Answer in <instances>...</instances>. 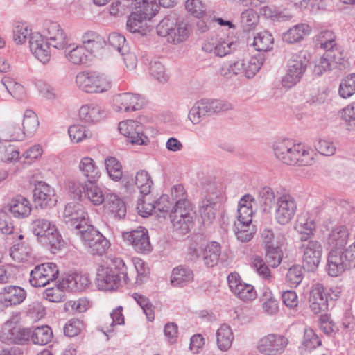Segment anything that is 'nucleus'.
<instances>
[{
	"label": "nucleus",
	"mask_w": 355,
	"mask_h": 355,
	"mask_svg": "<svg viewBox=\"0 0 355 355\" xmlns=\"http://www.w3.org/2000/svg\"><path fill=\"white\" fill-rule=\"evenodd\" d=\"M355 267V241L344 251L331 250L327 270L331 277H338L344 271Z\"/></svg>",
	"instance_id": "5"
},
{
	"label": "nucleus",
	"mask_w": 355,
	"mask_h": 355,
	"mask_svg": "<svg viewBox=\"0 0 355 355\" xmlns=\"http://www.w3.org/2000/svg\"><path fill=\"white\" fill-rule=\"evenodd\" d=\"M315 150L324 156H331L335 154L336 147L329 139H320L315 143Z\"/></svg>",
	"instance_id": "63"
},
{
	"label": "nucleus",
	"mask_w": 355,
	"mask_h": 355,
	"mask_svg": "<svg viewBox=\"0 0 355 355\" xmlns=\"http://www.w3.org/2000/svg\"><path fill=\"white\" fill-rule=\"evenodd\" d=\"M236 43L229 38L211 37L205 42L202 49L205 52L224 57L236 48Z\"/></svg>",
	"instance_id": "21"
},
{
	"label": "nucleus",
	"mask_w": 355,
	"mask_h": 355,
	"mask_svg": "<svg viewBox=\"0 0 355 355\" xmlns=\"http://www.w3.org/2000/svg\"><path fill=\"white\" fill-rule=\"evenodd\" d=\"M123 239L128 241L139 253H148L151 251L152 246L148 231L144 227H140L137 230L123 233Z\"/></svg>",
	"instance_id": "22"
},
{
	"label": "nucleus",
	"mask_w": 355,
	"mask_h": 355,
	"mask_svg": "<svg viewBox=\"0 0 355 355\" xmlns=\"http://www.w3.org/2000/svg\"><path fill=\"white\" fill-rule=\"evenodd\" d=\"M259 16L252 8L245 9L241 14V23L245 31H250L257 24Z\"/></svg>",
	"instance_id": "58"
},
{
	"label": "nucleus",
	"mask_w": 355,
	"mask_h": 355,
	"mask_svg": "<svg viewBox=\"0 0 355 355\" xmlns=\"http://www.w3.org/2000/svg\"><path fill=\"white\" fill-rule=\"evenodd\" d=\"M258 200L263 211H269L277 200L273 190L269 187H264L259 191Z\"/></svg>",
	"instance_id": "55"
},
{
	"label": "nucleus",
	"mask_w": 355,
	"mask_h": 355,
	"mask_svg": "<svg viewBox=\"0 0 355 355\" xmlns=\"http://www.w3.org/2000/svg\"><path fill=\"white\" fill-rule=\"evenodd\" d=\"M2 85L8 92L15 99L22 101L25 98L26 93L23 85L10 77L2 79Z\"/></svg>",
	"instance_id": "51"
},
{
	"label": "nucleus",
	"mask_w": 355,
	"mask_h": 355,
	"mask_svg": "<svg viewBox=\"0 0 355 355\" xmlns=\"http://www.w3.org/2000/svg\"><path fill=\"white\" fill-rule=\"evenodd\" d=\"M288 338L279 334H268L257 342L256 349L263 355H279L286 349Z\"/></svg>",
	"instance_id": "13"
},
{
	"label": "nucleus",
	"mask_w": 355,
	"mask_h": 355,
	"mask_svg": "<svg viewBox=\"0 0 355 355\" xmlns=\"http://www.w3.org/2000/svg\"><path fill=\"white\" fill-rule=\"evenodd\" d=\"M79 119L86 123H95L104 117V111L96 103H87L80 107L78 112Z\"/></svg>",
	"instance_id": "27"
},
{
	"label": "nucleus",
	"mask_w": 355,
	"mask_h": 355,
	"mask_svg": "<svg viewBox=\"0 0 355 355\" xmlns=\"http://www.w3.org/2000/svg\"><path fill=\"white\" fill-rule=\"evenodd\" d=\"M311 27L305 23L294 25L286 32L283 33L282 38L288 44H295L302 41L305 36L311 34Z\"/></svg>",
	"instance_id": "29"
},
{
	"label": "nucleus",
	"mask_w": 355,
	"mask_h": 355,
	"mask_svg": "<svg viewBox=\"0 0 355 355\" xmlns=\"http://www.w3.org/2000/svg\"><path fill=\"white\" fill-rule=\"evenodd\" d=\"M340 291L338 288L329 291L320 283L312 286L309 295V307L312 312L318 314L327 309L329 300H336L339 297Z\"/></svg>",
	"instance_id": "10"
},
{
	"label": "nucleus",
	"mask_w": 355,
	"mask_h": 355,
	"mask_svg": "<svg viewBox=\"0 0 355 355\" xmlns=\"http://www.w3.org/2000/svg\"><path fill=\"white\" fill-rule=\"evenodd\" d=\"M8 207L13 216L18 218H26L31 212V205L29 200L20 195L11 199Z\"/></svg>",
	"instance_id": "33"
},
{
	"label": "nucleus",
	"mask_w": 355,
	"mask_h": 355,
	"mask_svg": "<svg viewBox=\"0 0 355 355\" xmlns=\"http://www.w3.org/2000/svg\"><path fill=\"white\" fill-rule=\"evenodd\" d=\"M296 210L295 198L291 194H282L277 198L275 218L279 224L286 225L293 218Z\"/></svg>",
	"instance_id": "15"
},
{
	"label": "nucleus",
	"mask_w": 355,
	"mask_h": 355,
	"mask_svg": "<svg viewBox=\"0 0 355 355\" xmlns=\"http://www.w3.org/2000/svg\"><path fill=\"white\" fill-rule=\"evenodd\" d=\"M232 108L226 101L218 99H202L198 101L190 110L188 117L193 125L199 124L206 116L226 111Z\"/></svg>",
	"instance_id": "7"
},
{
	"label": "nucleus",
	"mask_w": 355,
	"mask_h": 355,
	"mask_svg": "<svg viewBox=\"0 0 355 355\" xmlns=\"http://www.w3.org/2000/svg\"><path fill=\"white\" fill-rule=\"evenodd\" d=\"M81 40L83 46L90 53L99 51L106 44L105 38L96 32L92 31L85 32L82 35Z\"/></svg>",
	"instance_id": "36"
},
{
	"label": "nucleus",
	"mask_w": 355,
	"mask_h": 355,
	"mask_svg": "<svg viewBox=\"0 0 355 355\" xmlns=\"http://www.w3.org/2000/svg\"><path fill=\"white\" fill-rule=\"evenodd\" d=\"M29 328H21L17 321H7L2 329L0 338L4 343L24 344L29 341Z\"/></svg>",
	"instance_id": "19"
},
{
	"label": "nucleus",
	"mask_w": 355,
	"mask_h": 355,
	"mask_svg": "<svg viewBox=\"0 0 355 355\" xmlns=\"http://www.w3.org/2000/svg\"><path fill=\"white\" fill-rule=\"evenodd\" d=\"M299 246L302 255L304 267L308 270H314L319 266L322 254V246L320 241L313 240L312 238L307 239V236L300 239Z\"/></svg>",
	"instance_id": "12"
},
{
	"label": "nucleus",
	"mask_w": 355,
	"mask_h": 355,
	"mask_svg": "<svg viewBox=\"0 0 355 355\" xmlns=\"http://www.w3.org/2000/svg\"><path fill=\"white\" fill-rule=\"evenodd\" d=\"M129 6L135 9L146 20H150L158 12L159 6L156 0H130Z\"/></svg>",
	"instance_id": "30"
},
{
	"label": "nucleus",
	"mask_w": 355,
	"mask_h": 355,
	"mask_svg": "<svg viewBox=\"0 0 355 355\" xmlns=\"http://www.w3.org/2000/svg\"><path fill=\"white\" fill-rule=\"evenodd\" d=\"M274 38L268 31L259 33L254 38L253 45L258 51H268L272 49Z\"/></svg>",
	"instance_id": "54"
},
{
	"label": "nucleus",
	"mask_w": 355,
	"mask_h": 355,
	"mask_svg": "<svg viewBox=\"0 0 355 355\" xmlns=\"http://www.w3.org/2000/svg\"><path fill=\"white\" fill-rule=\"evenodd\" d=\"M335 38L336 36L331 31H322L316 36L317 45L325 50L326 52L333 53L334 49H336Z\"/></svg>",
	"instance_id": "52"
},
{
	"label": "nucleus",
	"mask_w": 355,
	"mask_h": 355,
	"mask_svg": "<svg viewBox=\"0 0 355 355\" xmlns=\"http://www.w3.org/2000/svg\"><path fill=\"white\" fill-rule=\"evenodd\" d=\"M132 297L141 306L144 313L146 314L147 319L149 321H153L155 319V313L153 305L150 302L149 300L146 296L137 293H133Z\"/></svg>",
	"instance_id": "60"
},
{
	"label": "nucleus",
	"mask_w": 355,
	"mask_h": 355,
	"mask_svg": "<svg viewBox=\"0 0 355 355\" xmlns=\"http://www.w3.org/2000/svg\"><path fill=\"white\" fill-rule=\"evenodd\" d=\"M33 200L42 209L52 207L58 201L54 188L42 181L37 182L35 185Z\"/></svg>",
	"instance_id": "20"
},
{
	"label": "nucleus",
	"mask_w": 355,
	"mask_h": 355,
	"mask_svg": "<svg viewBox=\"0 0 355 355\" xmlns=\"http://www.w3.org/2000/svg\"><path fill=\"white\" fill-rule=\"evenodd\" d=\"M22 125L23 129L26 132V135L31 136L35 132L39 125V121L37 116L33 111H26Z\"/></svg>",
	"instance_id": "61"
},
{
	"label": "nucleus",
	"mask_w": 355,
	"mask_h": 355,
	"mask_svg": "<svg viewBox=\"0 0 355 355\" xmlns=\"http://www.w3.org/2000/svg\"><path fill=\"white\" fill-rule=\"evenodd\" d=\"M316 220L309 213L298 216L295 229L300 234V239L307 236L311 239L314 236L316 230Z\"/></svg>",
	"instance_id": "32"
},
{
	"label": "nucleus",
	"mask_w": 355,
	"mask_h": 355,
	"mask_svg": "<svg viewBox=\"0 0 355 355\" xmlns=\"http://www.w3.org/2000/svg\"><path fill=\"white\" fill-rule=\"evenodd\" d=\"M341 118L348 124L350 130H355V101L343 109Z\"/></svg>",
	"instance_id": "64"
},
{
	"label": "nucleus",
	"mask_w": 355,
	"mask_h": 355,
	"mask_svg": "<svg viewBox=\"0 0 355 355\" xmlns=\"http://www.w3.org/2000/svg\"><path fill=\"white\" fill-rule=\"evenodd\" d=\"M335 55L325 52L324 54L315 62L313 67V73L318 76L322 75L324 72L330 71L334 63Z\"/></svg>",
	"instance_id": "57"
},
{
	"label": "nucleus",
	"mask_w": 355,
	"mask_h": 355,
	"mask_svg": "<svg viewBox=\"0 0 355 355\" xmlns=\"http://www.w3.org/2000/svg\"><path fill=\"white\" fill-rule=\"evenodd\" d=\"M13 40L17 44H22L34 33L25 22L16 21L12 28Z\"/></svg>",
	"instance_id": "50"
},
{
	"label": "nucleus",
	"mask_w": 355,
	"mask_h": 355,
	"mask_svg": "<svg viewBox=\"0 0 355 355\" xmlns=\"http://www.w3.org/2000/svg\"><path fill=\"white\" fill-rule=\"evenodd\" d=\"M46 40L51 46L58 49H67L69 39L60 25L57 22H50L46 26Z\"/></svg>",
	"instance_id": "25"
},
{
	"label": "nucleus",
	"mask_w": 355,
	"mask_h": 355,
	"mask_svg": "<svg viewBox=\"0 0 355 355\" xmlns=\"http://www.w3.org/2000/svg\"><path fill=\"white\" fill-rule=\"evenodd\" d=\"M219 207V198L216 191L208 193L202 199L200 202L199 213L204 224H209L215 219Z\"/></svg>",
	"instance_id": "24"
},
{
	"label": "nucleus",
	"mask_w": 355,
	"mask_h": 355,
	"mask_svg": "<svg viewBox=\"0 0 355 355\" xmlns=\"http://www.w3.org/2000/svg\"><path fill=\"white\" fill-rule=\"evenodd\" d=\"M105 165L109 177L114 181H119L122 178V166L114 157H108L105 160Z\"/></svg>",
	"instance_id": "56"
},
{
	"label": "nucleus",
	"mask_w": 355,
	"mask_h": 355,
	"mask_svg": "<svg viewBox=\"0 0 355 355\" xmlns=\"http://www.w3.org/2000/svg\"><path fill=\"white\" fill-rule=\"evenodd\" d=\"M241 62L245 64L243 67V74L247 78H252L261 69L264 58L262 54H258L250 58L241 59Z\"/></svg>",
	"instance_id": "46"
},
{
	"label": "nucleus",
	"mask_w": 355,
	"mask_h": 355,
	"mask_svg": "<svg viewBox=\"0 0 355 355\" xmlns=\"http://www.w3.org/2000/svg\"><path fill=\"white\" fill-rule=\"evenodd\" d=\"M272 150L275 157L288 165L310 166L313 163V150L301 143L284 139L274 142Z\"/></svg>",
	"instance_id": "2"
},
{
	"label": "nucleus",
	"mask_w": 355,
	"mask_h": 355,
	"mask_svg": "<svg viewBox=\"0 0 355 355\" xmlns=\"http://www.w3.org/2000/svg\"><path fill=\"white\" fill-rule=\"evenodd\" d=\"M77 87L85 93L96 94L108 91L112 83L109 78L97 71H81L76 77Z\"/></svg>",
	"instance_id": "6"
},
{
	"label": "nucleus",
	"mask_w": 355,
	"mask_h": 355,
	"mask_svg": "<svg viewBox=\"0 0 355 355\" xmlns=\"http://www.w3.org/2000/svg\"><path fill=\"white\" fill-rule=\"evenodd\" d=\"M30 51L34 56L42 64L49 63L51 60V45L49 42L39 33L34 32L29 39Z\"/></svg>",
	"instance_id": "23"
},
{
	"label": "nucleus",
	"mask_w": 355,
	"mask_h": 355,
	"mask_svg": "<svg viewBox=\"0 0 355 355\" xmlns=\"http://www.w3.org/2000/svg\"><path fill=\"white\" fill-rule=\"evenodd\" d=\"M135 184L142 195L147 196L150 192L153 182L148 172L141 170L135 175Z\"/></svg>",
	"instance_id": "53"
},
{
	"label": "nucleus",
	"mask_w": 355,
	"mask_h": 355,
	"mask_svg": "<svg viewBox=\"0 0 355 355\" xmlns=\"http://www.w3.org/2000/svg\"><path fill=\"white\" fill-rule=\"evenodd\" d=\"M216 336L217 346L220 350L226 352L231 347L234 340V334L229 325L226 324H221L216 331Z\"/></svg>",
	"instance_id": "43"
},
{
	"label": "nucleus",
	"mask_w": 355,
	"mask_h": 355,
	"mask_svg": "<svg viewBox=\"0 0 355 355\" xmlns=\"http://www.w3.org/2000/svg\"><path fill=\"white\" fill-rule=\"evenodd\" d=\"M0 301L6 306L21 304L26 298V291L19 286L5 287L0 293Z\"/></svg>",
	"instance_id": "28"
},
{
	"label": "nucleus",
	"mask_w": 355,
	"mask_h": 355,
	"mask_svg": "<svg viewBox=\"0 0 355 355\" xmlns=\"http://www.w3.org/2000/svg\"><path fill=\"white\" fill-rule=\"evenodd\" d=\"M132 279L125 261L120 257H114L110 259L109 266L98 268L96 284L99 290L114 291L130 283Z\"/></svg>",
	"instance_id": "1"
},
{
	"label": "nucleus",
	"mask_w": 355,
	"mask_h": 355,
	"mask_svg": "<svg viewBox=\"0 0 355 355\" xmlns=\"http://www.w3.org/2000/svg\"><path fill=\"white\" fill-rule=\"evenodd\" d=\"M229 288L232 293L244 302H250L257 297V292L251 284L242 282L237 272H231L227 277Z\"/></svg>",
	"instance_id": "18"
},
{
	"label": "nucleus",
	"mask_w": 355,
	"mask_h": 355,
	"mask_svg": "<svg viewBox=\"0 0 355 355\" xmlns=\"http://www.w3.org/2000/svg\"><path fill=\"white\" fill-rule=\"evenodd\" d=\"M158 35L166 38L168 42L177 45L187 40L191 33L189 24L180 21L176 16L164 17L157 26Z\"/></svg>",
	"instance_id": "3"
},
{
	"label": "nucleus",
	"mask_w": 355,
	"mask_h": 355,
	"mask_svg": "<svg viewBox=\"0 0 355 355\" xmlns=\"http://www.w3.org/2000/svg\"><path fill=\"white\" fill-rule=\"evenodd\" d=\"M29 340L35 345H45L53 339V331L48 325L29 328Z\"/></svg>",
	"instance_id": "37"
},
{
	"label": "nucleus",
	"mask_w": 355,
	"mask_h": 355,
	"mask_svg": "<svg viewBox=\"0 0 355 355\" xmlns=\"http://www.w3.org/2000/svg\"><path fill=\"white\" fill-rule=\"evenodd\" d=\"M284 238L281 236V239L277 238L276 240V246L266 248V261L267 263L272 267H277L282 262L283 253L281 246L284 243Z\"/></svg>",
	"instance_id": "47"
},
{
	"label": "nucleus",
	"mask_w": 355,
	"mask_h": 355,
	"mask_svg": "<svg viewBox=\"0 0 355 355\" xmlns=\"http://www.w3.org/2000/svg\"><path fill=\"white\" fill-rule=\"evenodd\" d=\"M78 168L83 175L87 179L86 182H97L101 173L95 161L90 157L81 158Z\"/></svg>",
	"instance_id": "35"
},
{
	"label": "nucleus",
	"mask_w": 355,
	"mask_h": 355,
	"mask_svg": "<svg viewBox=\"0 0 355 355\" xmlns=\"http://www.w3.org/2000/svg\"><path fill=\"white\" fill-rule=\"evenodd\" d=\"M96 182H85L83 185V195L92 205H100L106 200L105 191Z\"/></svg>",
	"instance_id": "31"
},
{
	"label": "nucleus",
	"mask_w": 355,
	"mask_h": 355,
	"mask_svg": "<svg viewBox=\"0 0 355 355\" xmlns=\"http://www.w3.org/2000/svg\"><path fill=\"white\" fill-rule=\"evenodd\" d=\"M261 309L263 313L274 316L279 311L278 302L268 288H263L260 297Z\"/></svg>",
	"instance_id": "40"
},
{
	"label": "nucleus",
	"mask_w": 355,
	"mask_h": 355,
	"mask_svg": "<svg viewBox=\"0 0 355 355\" xmlns=\"http://www.w3.org/2000/svg\"><path fill=\"white\" fill-rule=\"evenodd\" d=\"M193 273L188 268L180 266L173 268L171 275V284L174 287H184L192 282Z\"/></svg>",
	"instance_id": "38"
},
{
	"label": "nucleus",
	"mask_w": 355,
	"mask_h": 355,
	"mask_svg": "<svg viewBox=\"0 0 355 355\" xmlns=\"http://www.w3.org/2000/svg\"><path fill=\"white\" fill-rule=\"evenodd\" d=\"M308 62L304 53L292 55L288 62L286 73L282 78V86L285 89H290L295 85L303 76Z\"/></svg>",
	"instance_id": "9"
},
{
	"label": "nucleus",
	"mask_w": 355,
	"mask_h": 355,
	"mask_svg": "<svg viewBox=\"0 0 355 355\" xmlns=\"http://www.w3.org/2000/svg\"><path fill=\"white\" fill-rule=\"evenodd\" d=\"M236 239L242 242H248L255 234V228L252 223H245L241 221H236L233 227Z\"/></svg>",
	"instance_id": "49"
},
{
	"label": "nucleus",
	"mask_w": 355,
	"mask_h": 355,
	"mask_svg": "<svg viewBox=\"0 0 355 355\" xmlns=\"http://www.w3.org/2000/svg\"><path fill=\"white\" fill-rule=\"evenodd\" d=\"M171 221L174 231L180 234H186L193 225V220L190 215L182 216L181 215L171 214Z\"/></svg>",
	"instance_id": "48"
},
{
	"label": "nucleus",
	"mask_w": 355,
	"mask_h": 355,
	"mask_svg": "<svg viewBox=\"0 0 355 355\" xmlns=\"http://www.w3.org/2000/svg\"><path fill=\"white\" fill-rule=\"evenodd\" d=\"M59 269L53 262L36 266L30 273L29 282L33 287H44L55 281L58 277Z\"/></svg>",
	"instance_id": "14"
},
{
	"label": "nucleus",
	"mask_w": 355,
	"mask_h": 355,
	"mask_svg": "<svg viewBox=\"0 0 355 355\" xmlns=\"http://www.w3.org/2000/svg\"><path fill=\"white\" fill-rule=\"evenodd\" d=\"M65 50V57L74 64H82L87 60V51L83 46L76 44H69Z\"/></svg>",
	"instance_id": "41"
},
{
	"label": "nucleus",
	"mask_w": 355,
	"mask_h": 355,
	"mask_svg": "<svg viewBox=\"0 0 355 355\" xmlns=\"http://www.w3.org/2000/svg\"><path fill=\"white\" fill-rule=\"evenodd\" d=\"M355 94V73L347 76L339 86V94L343 98L351 97Z\"/></svg>",
	"instance_id": "59"
},
{
	"label": "nucleus",
	"mask_w": 355,
	"mask_h": 355,
	"mask_svg": "<svg viewBox=\"0 0 355 355\" xmlns=\"http://www.w3.org/2000/svg\"><path fill=\"white\" fill-rule=\"evenodd\" d=\"M128 273L132 275L135 283L141 284L145 281V277L148 273V268L145 266L144 261L139 258H133L132 261L129 263ZM132 279L130 280V282Z\"/></svg>",
	"instance_id": "42"
},
{
	"label": "nucleus",
	"mask_w": 355,
	"mask_h": 355,
	"mask_svg": "<svg viewBox=\"0 0 355 355\" xmlns=\"http://www.w3.org/2000/svg\"><path fill=\"white\" fill-rule=\"evenodd\" d=\"M77 236L94 255H103L110 247L109 241L92 225L79 230Z\"/></svg>",
	"instance_id": "8"
},
{
	"label": "nucleus",
	"mask_w": 355,
	"mask_h": 355,
	"mask_svg": "<svg viewBox=\"0 0 355 355\" xmlns=\"http://www.w3.org/2000/svg\"><path fill=\"white\" fill-rule=\"evenodd\" d=\"M221 253L220 245L216 241H211L207 243L202 252V259L208 267L216 266Z\"/></svg>",
	"instance_id": "44"
},
{
	"label": "nucleus",
	"mask_w": 355,
	"mask_h": 355,
	"mask_svg": "<svg viewBox=\"0 0 355 355\" xmlns=\"http://www.w3.org/2000/svg\"><path fill=\"white\" fill-rule=\"evenodd\" d=\"M33 234L40 242L58 250L63 245V239L56 226L52 222L42 218L32 220L30 226Z\"/></svg>",
	"instance_id": "4"
},
{
	"label": "nucleus",
	"mask_w": 355,
	"mask_h": 355,
	"mask_svg": "<svg viewBox=\"0 0 355 355\" xmlns=\"http://www.w3.org/2000/svg\"><path fill=\"white\" fill-rule=\"evenodd\" d=\"M105 202L107 208L114 214L115 218L121 219L125 217L126 214L125 203L116 195L107 193Z\"/></svg>",
	"instance_id": "45"
},
{
	"label": "nucleus",
	"mask_w": 355,
	"mask_h": 355,
	"mask_svg": "<svg viewBox=\"0 0 355 355\" xmlns=\"http://www.w3.org/2000/svg\"><path fill=\"white\" fill-rule=\"evenodd\" d=\"M144 105V98L137 94L125 92L113 97L114 110L117 112H129L141 110Z\"/></svg>",
	"instance_id": "16"
},
{
	"label": "nucleus",
	"mask_w": 355,
	"mask_h": 355,
	"mask_svg": "<svg viewBox=\"0 0 355 355\" xmlns=\"http://www.w3.org/2000/svg\"><path fill=\"white\" fill-rule=\"evenodd\" d=\"M89 284L90 280L86 274H69L61 281V287L73 292L82 291Z\"/></svg>",
	"instance_id": "26"
},
{
	"label": "nucleus",
	"mask_w": 355,
	"mask_h": 355,
	"mask_svg": "<svg viewBox=\"0 0 355 355\" xmlns=\"http://www.w3.org/2000/svg\"><path fill=\"white\" fill-rule=\"evenodd\" d=\"M63 220L67 227L78 234L79 230H83L89 226L88 214L83 207L77 203H68L63 213Z\"/></svg>",
	"instance_id": "11"
},
{
	"label": "nucleus",
	"mask_w": 355,
	"mask_h": 355,
	"mask_svg": "<svg viewBox=\"0 0 355 355\" xmlns=\"http://www.w3.org/2000/svg\"><path fill=\"white\" fill-rule=\"evenodd\" d=\"M261 16L275 21H286L290 20L293 16L286 9L278 8L273 5H267L260 8Z\"/></svg>",
	"instance_id": "39"
},
{
	"label": "nucleus",
	"mask_w": 355,
	"mask_h": 355,
	"mask_svg": "<svg viewBox=\"0 0 355 355\" xmlns=\"http://www.w3.org/2000/svg\"><path fill=\"white\" fill-rule=\"evenodd\" d=\"M348 236V230L345 226H336L329 234L327 243L331 250H338L347 244Z\"/></svg>",
	"instance_id": "34"
},
{
	"label": "nucleus",
	"mask_w": 355,
	"mask_h": 355,
	"mask_svg": "<svg viewBox=\"0 0 355 355\" xmlns=\"http://www.w3.org/2000/svg\"><path fill=\"white\" fill-rule=\"evenodd\" d=\"M69 135L73 142L79 143L91 137L92 134L85 127L80 125H73L68 130Z\"/></svg>",
	"instance_id": "62"
},
{
	"label": "nucleus",
	"mask_w": 355,
	"mask_h": 355,
	"mask_svg": "<svg viewBox=\"0 0 355 355\" xmlns=\"http://www.w3.org/2000/svg\"><path fill=\"white\" fill-rule=\"evenodd\" d=\"M120 133L128 139V141L137 145L146 144L149 139L144 134V125L135 120H125L119 123Z\"/></svg>",
	"instance_id": "17"
}]
</instances>
